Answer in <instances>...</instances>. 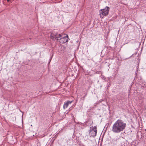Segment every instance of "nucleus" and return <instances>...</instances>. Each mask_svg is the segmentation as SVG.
Here are the masks:
<instances>
[{
  "label": "nucleus",
  "mask_w": 146,
  "mask_h": 146,
  "mask_svg": "<svg viewBox=\"0 0 146 146\" xmlns=\"http://www.w3.org/2000/svg\"><path fill=\"white\" fill-rule=\"evenodd\" d=\"M126 126V123L123 120L118 119L113 125L112 131L115 133H119L125 129Z\"/></svg>",
  "instance_id": "nucleus-1"
},
{
  "label": "nucleus",
  "mask_w": 146,
  "mask_h": 146,
  "mask_svg": "<svg viewBox=\"0 0 146 146\" xmlns=\"http://www.w3.org/2000/svg\"><path fill=\"white\" fill-rule=\"evenodd\" d=\"M110 8L108 6L106 7L104 9H101L100 11V15L101 18H103L104 16L108 15V14Z\"/></svg>",
  "instance_id": "nucleus-2"
},
{
  "label": "nucleus",
  "mask_w": 146,
  "mask_h": 146,
  "mask_svg": "<svg viewBox=\"0 0 146 146\" xmlns=\"http://www.w3.org/2000/svg\"><path fill=\"white\" fill-rule=\"evenodd\" d=\"M89 134L90 136L94 137L96 136L97 133V127L95 126L90 127Z\"/></svg>",
  "instance_id": "nucleus-3"
},
{
  "label": "nucleus",
  "mask_w": 146,
  "mask_h": 146,
  "mask_svg": "<svg viewBox=\"0 0 146 146\" xmlns=\"http://www.w3.org/2000/svg\"><path fill=\"white\" fill-rule=\"evenodd\" d=\"M50 38L55 41H58V38L61 37V35L60 34L58 35L57 33H52L50 36Z\"/></svg>",
  "instance_id": "nucleus-4"
},
{
  "label": "nucleus",
  "mask_w": 146,
  "mask_h": 146,
  "mask_svg": "<svg viewBox=\"0 0 146 146\" xmlns=\"http://www.w3.org/2000/svg\"><path fill=\"white\" fill-rule=\"evenodd\" d=\"M68 35H66L65 36L62 37L59 39V42L63 44L68 42Z\"/></svg>",
  "instance_id": "nucleus-5"
},
{
  "label": "nucleus",
  "mask_w": 146,
  "mask_h": 146,
  "mask_svg": "<svg viewBox=\"0 0 146 146\" xmlns=\"http://www.w3.org/2000/svg\"><path fill=\"white\" fill-rule=\"evenodd\" d=\"M72 101H67L66 103H65L63 106V108L64 109H65L66 108H67L68 105L71 104V103L72 102Z\"/></svg>",
  "instance_id": "nucleus-6"
},
{
  "label": "nucleus",
  "mask_w": 146,
  "mask_h": 146,
  "mask_svg": "<svg viewBox=\"0 0 146 146\" xmlns=\"http://www.w3.org/2000/svg\"><path fill=\"white\" fill-rule=\"evenodd\" d=\"M7 0V2H9L11 0Z\"/></svg>",
  "instance_id": "nucleus-7"
},
{
  "label": "nucleus",
  "mask_w": 146,
  "mask_h": 146,
  "mask_svg": "<svg viewBox=\"0 0 146 146\" xmlns=\"http://www.w3.org/2000/svg\"><path fill=\"white\" fill-rule=\"evenodd\" d=\"M71 74V76H73V74Z\"/></svg>",
  "instance_id": "nucleus-8"
},
{
  "label": "nucleus",
  "mask_w": 146,
  "mask_h": 146,
  "mask_svg": "<svg viewBox=\"0 0 146 146\" xmlns=\"http://www.w3.org/2000/svg\"><path fill=\"white\" fill-rule=\"evenodd\" d=\"M86 94L85 96H84L83 97V98H85V96H86Z\"/></svg>",
  "instance_id": "nucleus-9"
}]
</instances>
